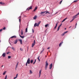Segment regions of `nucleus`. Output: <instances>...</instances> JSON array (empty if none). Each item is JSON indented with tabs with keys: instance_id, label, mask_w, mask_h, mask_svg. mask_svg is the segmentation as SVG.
<instances>
[{
	"instance_id": "nucleus-1",
	"label": "nucleus",
	"mask_w": 79,
	"mask_h": 79,
	"mask_svg": "<svg viewBox=\"0 0 79 79\" xmlns=\"http://www.w3.org/2000/svg\"><path fill=\"white\" fill-rule=\"evenodd\" d=\"M78 15H79V12L76 15L73 17V19L71 21H70V22H73L74 20V19L77 18V17H76L78 16Z\"/></svg>"
},
{
	"instance_id": "nucleus-2",
	"label": "nucleus",
	"mask_w": 79,
	"mask_h": 79,
	"mask_svg": "<svg viewBox=\"0 0 79 79\" xmlns=\"http://www.w3.org/2000/svg\"><path fill=\"white\" fill-rule=\"evenodd\" d=\"M27 64H30V59L29 58H28V60H27V62L26 64V66H27Z\"/></svg>"
},
{
	"instance_id": "nucleus-3",
	"label": "nucleus",
	"mask_w": 79,
	"mask_h": 79,
	"mask_svg": "<svg viewBox=\"0 0 79 79\" xmlns=\"http://www.w3.org/2000/svg\"><path fill=\"white\" fill-rule=\"evenodd\" d=\"M35 40H34L33 43H32L31 47H34V46L35 45Z\"/></svg>"
},
{
	"instance_id": "nucleus-4",
	"label": "nucleus",
	"mask_w": 79,
	"mask_h": 79,
	"mask_svg": "<svg viewBox=\"0 0 79 79\" xmlns=\"http://www.w3.org/2000/svg\"><path fill=\"white\" fill-rule=\"evenodd\" d=\"M32 9V6H31L30 7H28L27 9V10H28V11H29L30 10H31Z\"/></svg>"
},
{
	"instance_id": "nucleus-5",
	"label": "nucleus",
	"mask_w": 79,
	"mask_h": 79,
	"mask_svg": "<svg viewBox=\"0 0 79 79\" xmlns=\"http://www.w3.org/2000/svg\"><path fill=\"white\" fill-rule=\"evenodd\" d=\"M19 41L20 43L22 45L23 44V42L22 39H19Z\"/></svg>"
},
{
	"instance_id": "nucleus-6",
	"label": "nucleus",
	"mask_w": 79,
	"mask_h": 79,
	"mask_svg": "<svg viewBox=\"0 0 79 79\" xmlns=\"http://www.w3.org/2000/svg\"><path fill=\"white\" fill-rule=\"evenodd\" d=\"M6 53H5V52H4V53H3L2 55V56L3 57H6Z\"/></svg>"
},
{
	"instance_id": "nucleus-7",
	"label": "nucleus",
	"mask_w": 79,
	"mask_h": 79,
	"mask_svg": "<svg viewBox=\"0 0 79 79\" xmlns=\"http://www.w3.org/2000/svg\"><path fill=\"white\" fill-rule=\"evenodd\" d=\"M42 72V70L41 69L39 72V77H40Z\"/></svg>"
},
{
	"instance_id": "nucleus-8",
	"label": "nucleus",
	"mask_w": 79,
	"mask_h": 79,
	"mask_svg": "<svg viewBox=\"0 0 79 79\" xmlns=\"http://www.w3.org/2000/svg\"><path fill=\"white\" fill-rule=\"evenodd\" d=\"M36 26L38 27L39 25H38L37 23H35L34 25V27H35Z\"/></svg>"
},
{
	"instance_id": "nucleus-9",
	"label": "nucleus",
	"mask_w": 79,
	"mask_h": 79,
	"mask_svg": "<svg viewBox=\"0 0 79 79\" xmlns=\"http://www.w3.org/2000/svg\"><path fill=\"white\" fill-rule=\"evenodd\" d=\"M18 42V40L17 39L15 40L14 42V43L15 44H16Z\"/></svg>"
},
{
	"instance_id": "nucleus-10",
	"label": "nucleus",
	"mask_w": 79,
	"mask_h": 79,
	"mask_svg": "<svg viewBox=\"0 0 79 79\" xmlns=\"http://www.w3.org/2000/svg\"><path fill=\"white\" fill-rule=\"evenodd\" d=\"M20 37L22 39H24L25 37L24 36H22L20 35H19Z\"/></svg>"
},
{
	"instance_id": "nucleus-11",
	"label": "nucleus",
	"mask_w": 79,
	"mask_h": 79,
	"mask_svg": "<svg viewBox=\"0 0 79 79\" xmlns=\"http://www.w3.org/2000/svg\"><path fill=\"white\" fill-rule=\"evenodd\" d=\"M17 37L16 36V35H14L11 37V38H16Z\"/></svg>"
},
{
	"instance_id": "nucleus-12",
	"label": "nucleus",
	"mask_w": 79,
	"mask_h": 79,
	"mask_svg": "<svg viewBox=\"0 0 79 79\" xmlns=\"http://www.w3.org/2000/svg\"><path fill=\"white\" fill-rule=\"evenodd\" d=\"M52 64H51L50 65V68H49V69H51V68L52 67Z\"/></svg>"
},
{
	"instance_id": "nucleus-13",
	"label": "nucleus",
	"mask_w": 79,
	"mask_h": 79,
	"mask_svg": "<svg viewBox=\"0 0 79 79\" xmlns=\"http://www.w3.org/2000/svg\"><path fill=\"white\" fill-rule=\"evenodd\" d=\"M46 12V11H44V12H41L40 13V14L41 15H42V14H43L44 13H45Z\"/></svg>"
},
{
	"instance_id": "nucleus-14",
	"label": "nucleus",
	"mask_w": 79,
	"mask_h": 79,
	"mask_svg": "<svg viewBox=\"0 0 79 79\" xmlns=\"http://www.w3.org/2000/svg\"><path fill=\"white\" fill-rule=\"evenodd\" d=\"M18 74H16V77H14V79H15L16 78H17L18 77Z\"/></svg>"
},
{
	"instance_id": "nucleus-15",
	"label": "nucleus",
	"mask_w": 79,
	"mask_h": 79,
	"mask_svg": "<svg viewBox=\"0 0 79 79\" xmlns=\"http://www.w3.org/2000/svg\"><path fill=\"white\" fill-rule=\"evenodd\" d=\"M45 66H48V63L47 61H46V62H45Z\"/></svg>"
},
{
	"instance_id": "nucleus-16",
	"label": "nucleus",
	"mask_w": 79,
	"mask_h": 79,
	"mask_svg": "<svg viewBox=\"0 0 79 79\" xmlns=\"http://www.w3.org/2000/svg\"><path fill=\"white\" fill-rule=\"evenodd\" d=\"M37 18V16L36 15H35L33 18V19L34 20H35Z\"/></svg>"
},
{
	"instance_id": "nucleus-17",
	"label": "nucleus",
	"mask_w": 79,
	"mask_h": 79,
	"mask_svg": "<svg viewBox=\"0 0 79 79\" xmlns=\"http://www.w3.org/2000/svg\"><path fill=\"white\" fill-rule=\"evenodd\" d=\"M21 35H23V30H21Z\"/></svg>"
},
{
	"instance_id": "nucleus-18",
	"label": "nucleus",
	"mask_w": 79,
	"mask_h": 79,
	"mask_svg": "<svg viewBox=\"0 0 79 79\" xmlns=\"http://www.w3.org/2000/svg\"><path fill=\"white\" fill-rule=\"evenodd\" d=\"M67 19V17L66 18H65L62 21V23H63V22H64Z\"/></svg>"
},
{
	"instance_id": "nucleus-19",
	"label": "nucleus",
	"mask_w": 79,
	"mask_h": 79,
	"mask_svg": "<svg viewBox=\"0 0 79 79\" xmlns=\"http://www.w3.org/2000/svg\"><path fill=\"white\" fill-rule=\"evenodd\" d=\"M58 24V23H56V25L55 27V28H54L55 29H56V28L57 27Z\"/></svg>"
},
{
	"instance_id": "nucleus-20",
	"label": "nucleus",
	"mask_w": 79,
	"mask_h": 79,
	"mask_svg": "<svg viewBox=\"0 0 79 79\" xmlns=\"http://www.w3.org/2000/svg\"><path fill=\"white\" fill-rule=\"evenodd\" d=\"M20 18V19H19V22L20 23L21 22V17L20 16L19 17V18Z\"/></svg>"
},
{
	"instance_id": "nucleus-21",
	"label": "nucleus",
	"mask_w": 79,
	"mask_h": 79,
	"mask_svg": "<svg viewBox=\"0 0 79 79\" xmlns=\"http://www.w3.org/2000/svg\"><path fill=\"white\" fill-rule=\"evenodd\" d=\"M63 43V42L62 41L61 42L59 45V47H60L61 44Z\"/></svg>"
},
{
	"instance_id": "nucleus-22",
	"label": "nucleus",
	"mask_w": 79,
	"mask_h": 79,
	"mask_svg": "<svg viewBox=\"0 0 79 79\" xmlns=\"http://www.w3.org/2000/svg\"><path fill=\"white\" fill-rule=\"evenodd\" d=\"M37 7H36L35 8V9H34V10L33 11L34 12H35V10L37 9Z\"/></svg>"
},
{
	"instance_id": "nucleus-23",
	"label": "nucleus",
	"mask_w": 79,
	"mask_h": 79,
	"mask_svg": "<svg viewBox=\"0 0 79 79\" xmlns=\"http://www.w3.org/2000/svg\"><path fill=\"white\" fill-rule=\"evenodd\" d=\"M45 12H46V13H45V14H47V13H48V14H50V12H48V11H45Z\"/></svg>"
},
{
	"instance_id": "nucleus-24",
	"label": "nucleus",
	"mask_w": 79,
	"mask_h": 79,
	"mask_svg": "<svg viewBox=\"0 0 79 79\" xmlns=\"http://www.w3.org/2000/svg\"><path fill=\"white\" fill-rule=\"evenodd\" d=\"M0 4H1L2 5H4L5 3H2V2H0Z\"/></svg>"
},
{
	"instance_id": "nucleus-25",
	"label": "nucleus",
	"mask_w": 79,
	"mask_h": 79,
	"mask_svg": "<svg viewBox=\"0 0 79 79\" xmlns=\"http://www.w3.org/2000/svg\"><path fill=\"white\" fill-rule=\"evenodd\" d=\"M41 21H39V22L37 24L38 26H39V25Z\"/></svg>"
},
{
	"instance_id": "nucleus-26",
	"label": "nucleus",
	"mask_w": 79,
	"mask_h": 79,
	"mask_svg": "<svg viewBox=\"0 0 79 79\" xmlns=\"http://www.w3.org/2000/svg\"><path fill=\"white\" fill-rule=\"evenodd\" d=\"M34 61L33 60H31L30 61V63H31V64H32V63Z\"/></svg>"
},
{
	"instance_id": "nucleus-27",
	"label": "nucleus",
	"mask_w": 79,
	"mask_h": 79,
	"mask_svg": "<svg viewBox=\"0 0 79 79\" xmlns=\"http://www.w3.org/2000/svg\"><path fill=\"white\" fill-rule=\"evenodd\" d=\"M40 58V56H38V57L37 58V59H38V60H39V61L40 62V60L39 59Z\"/></svg>"
},
{
	"instance_id": "nucleus-28",
	"label": "nucleus",
	"mask_w": 79,
	"mask_h": 79,
	"mask_svg": "<svg viewBox=\"0 0 79 79\" xmlns=\"http://www.w3.org/2000/svg\"><path fill=\"white\" fill-rule=\"evenodd\" d=\"M7 77V75H6L5 77V79H6Z\"/></svg>"
},
{
	"instance_id": "nucleus-29",
	"label": "nucleus",
	"mask_w": 79,
	"mask_h": 79,
	"mask_svg": "<svg viewBox=\"0 0 79 79\" xmlns=\"http://www.w3.org/2000/svg\"><path fill=\"white\" fill-rule=\"evenodd\" d=\"M25 32H27V28L25 30Z\"/></svg>"
},
{
	"instance_id": "nucleus-30",
	"label": "nucleus",
	"mask_w": 79,
	"mask_h": 79,
	"mask_svg": "<svg viewBox=\"0 0 79 79\" xmlns=\"http://www.w3.org/2000/svg\"><path fill=\"white\" fill-rule=\"evenodd\" d=\"M48 24H47L45 25V27L46 28H47V26H48Z\"/></svg>"
},
{
	"instance_id": "nucleus-31",
	"label": "nucleus",
	"mask_w": 79,
	"mask_h": 79,
	"mask_svg": "<svg viewBox=\"0 0 79 79\" xmlns=\"http://www.w3.org/2000/svg\"><path fill=\"white\" fill-rule=\"evenodd\" d=\"M78 2V0H75V1H74L73 2H74V3H75V2Z\"/></svg>"
},
{
	"instance_id": "nucleus-32",
	"label": "nucleus",
	"mask_w": 79,
	"mask_h": 79,
	"mask_svg": "<svg viewBox=\"0 0 79 79\" xmlns=\"http://www.w3.org/2000/svg\"><path fill=\"white\" fill-rule=\"evenodd\" d=\"M47 68H48V66H45V70H47Z\"/></svg>"
},
{
	"instance_id": "nucleus-33",
	"label": "nucleus",
	"mask_w": 79,
	"mask_h": 79,
	"mask_svg": "<svg viewBox=\"0 0 79 79\" xmlns=\"http://www.w3.org/2000/svg\"><path fill=\"white\" fill-rule=\"evenodd\" d=\"M30 74H32V71L31 70H30Z\"/></svg>"
},
{
	"instance_id": "nucleus-34",
	"label": "nucleus",
	"mask_w": 79,
	"mask_h": 79,
	"mask_svg": "<svg viewBox=\"0 0 79 79\" xmlns=\"http://www.w3.org/2000/svg\"><path fill=\"white\" fill-rule=\"evenodd\" d=\"M6 73V71L5 72L3 73V75H5Z\"/></svg>"
},
{
	"instance_id": "nucleus-35",
	"label": "nucleus",
	"mask_w": 79,
	"mask_h": 79,
	"mask_svg": "<svg viewBox=\"0 0 79 79\" xmlns=\"http://www.w3.org/2000/svg\"><path fill=\"white\" fill-rule=\"evenodd\" d=\"M11 58V56H8V59H10Z\"/></svg>"
},
{
	"instance_id": "nucleus-36",
	"label": "nucleus",
	"mask_w": 79,
	"mask_h": 79,
	"mask_svg": "<svg viewBox=\"0 0 79 79\" xmlns=\"http://www.w3.org/2000/svg\"><path fill=\"white\" fill-rule=\"evenodd\" d=\"M60 28V27L58 26V29H57V31H59V30Z\"/></svg>"
},
{
	"instance_id": "nucleus-37",
	"label": "nucleus",
	"mask_w": 79,
	"mask_h": 79,
	"mask_svg": "<svg viewBox=\"0 0 79 79\" xmlns=\"http://www.w3.org/2000/svg\"><path fill=\"white\" fill-rule=\"evenodd\" d=\"M20 50L21 51H23V49H22V48H20Z\"/></svg>"
},
{
	"instance_id": "nucleus-38",
	"label": "nucleus",
	"mask_w": 79,
	"mask_h": 79,
	"mask_svg": "<svg viewBox=\"0 0 79 79\" xmlns=\"http://www.w3.org/2000/svg\"><path fill=\"white\" fill-rule=\"evenodd\" d=\"M64 34H65L64 33L61 34V35L62 36H64Z\"/></svg>"
},
{
	"instance_id": "nucleus-39",
	"label": "nucleus",
	"mask_w": 79,
	"mask_h": 79,
	"mask_svg": "<svg viewBox=\"0 0 79 79\" xmlns=\"http://www.w3.org/2000/svg\"><path fill=\"white\" fill-rule=\"evenodd\" d=\"M2 29H3V30H5L6 29V28L5 27H4Z\"/></svg>"
},
{
	"instance_id": "nucleus-40",
	"label": "nucleus",
	"mask_w": 79,
	"mask_h": 79,
	"mask_svg": "<svg viewBox=\"0 0 79 79\" xmlns=\"http://www.w3.org/2000/svg\"><path fill=\"white\" fill-rule=\"evenodd\" d=\"M68 32V31H65L64 32V34H65L66 33H67Z\"/></svg>"
},
{
	"instance_id": "nucleus-41",
	"label": "nucleus",
	"mask_w": 79,
	"mask_h": 79,
	"mask_svg": "<svg viewBox=\"0 0 79 79\" xmlns=\"http://www.w3.org/2000/svg\"><path fill=\"white\" fill-rule=\"evenodd\" d=\"M32 32L33 33L34 32V29H32Z\"/></svg>"
},
{
	"instance_id": "nucleus-42",
	"label": "nucleus",
	"mask_w": 79,
	"mask_h": 79,
	"mask_svg": "<svg viewBox=\"0 0 79 79\" xmlns=\"http://www.w3.org/2000/svg\"><path fill=\"white\" fill-rule=\"evenodd\" d=\"M11 48L14 51L15 50V49H14V48Z\"/></svg>"
},
{
	"instance_id": "nucleus-43",
	"label": "nucleus",
	"mask_w": 79,
	"mask_h": 79,
	"mask_svg": "<svg viewBox=\"0 0 79 79\" xmlns=\"http://www.w3.org/2000/svg\"><path fill=\"white\" fill-rule=\"evenodd\" d=\"M9 53H10V52H7L6 54H9Z\"/></svg>"
},
{
	"instance_id": "nucleus-44",
	"label": "nucleus",
	"mask_w": 79,
	"mask_h": 79,
	"mask_svg": "<svg viewBox=\"0 0 79 79\" xmlns=\"http://www.w3.org/2000/svg\"><path fill=\"white\" fill-rule=\"evenodd\" d=\"M3 29H0V32H1L2 31Z\"/></svg>"
},
{
	"instance_id": "nucleus-45",
	"label": "nucleus",
	"mask_w": 79,
	"mask_h": 79,
	"mask_svg": "<svg viewBox=\"0 0 79 79\" xmlns=\"http://www.w3.org/2000/svg\"><path fill=\"white\" fill-rule=\"evenodd\" d=\"M62 0H61V1L60 2V4H61V3H62Z\"/></svg>"
},
{
	"instance_id": "nucleus-46",
	"label": "nucleus",
	"mask_w": 79,
	"mask_h": 79,
	"mask_svg": "<svg viewBox=\"0 0 79 79\" xmlns=\"http://www.w3.org/2000/svg\"><path fill=\"white\" fill-rule=\"evenodd\" d=\"M62 25V23H61V24H60V25L59 26V27H60Z\"/></svg>"
},
{
	"instance_id": "nucleus-47",
	"label": "nucleus",
	"mask_w": 79,
	"mask_h": 79,
	"mask_svg": "<svg viewBox=\"0 0 79 79\" xmlns=\"http://www.w3.org/2000/svg\"><path fill=\"white\" fill-rule=\"evenodd\" d=\"M43 52V50H42V51L40 53V54H41L42 52Z\"/></svg>"
},
{
	"instance_id": "nucleus-48",
	"label": "nucleus",
	"mask_w": 79,
	"mask_h": 79,
	"mask_svg": "<svg viewBox=\"0 0 79 79\" xmlns=\"http://www.w3.org/2000/svg\"><path fill=\"white\" fill-rule=\"evenodd\" d=\"M19 63V62H18L17 64L16 65H18Z\"/></svg>"
},
{
	"instance_id": "nucleus-49",
	"label": "nucleus",
	"mask_w": 79,
	"mask_h": 79,
	"mask_svg": "<svg viewBox=\"0 0 79 79\" xmlns=\"http://www.w3.org/2000/svg\"><path fill=\"white\" fill-rule=\"evenodd\" d=\"M35 62H34L33 64H35Z\"/></svg>"
},
{
	"instance_id": "nucleus-50",
	"label": "nucleus",
	"mask_w": 79,
	"mask_h": 79,
	"mask_svg": "<svg viewBox=\"0 0 79 79\" xmlns=\"http://www.w3.org/2000/svg\"><path fill=\"white\" fill-rule=\"evenodd\" d=\"M18 65H16V68H18Z\"/></svg>"
},
{
	"instance_id": "nucleus-51",
	"label": "nucleus",
	"mask_w": 79,
	"mask_h": 79,
	"mask_svg": "<svg viewBox=\"0 0 79 79\" xmlns=\"http://www.w3.org/2000/svg\"><path fill=\"white\" fill-rule=\"evenodd\" d=\"M50 48V47L48 48L47 49H49Z\"/></svg>"
},
{
	"instance_id": "nucleus-52",
	"label": "nucleus",
	"mask_w": 79,
	"mask_h": 79,
	"mask_svg": "<svg viewBox=\"0 0 79 79\" xmlns=\"http://www.w3.org/2000/svg\"><path fill=\"white\" fill-rule=\"evenodd\" d=\"M77 25V23H76V27H75V28H76Z\"/></svg>"
},
{
	"instance_id": "nucleus-53",
	"label": "nucleus",
	"mask_w": 79,
	"mask_h": 79,
	"mask_svg": "<svg viewBox=\"0 0 79 79\" xmlns=\"http://www.w3.org/2000/svg\"><path fill=\"white\" fill-rule=\"evenodd\" d=\"M17 68H16V67L15 68V70H17Z\"/></svg>"
},
{
	"instance_id": "nucleus-54",
	"label": "nucleus",
	"mask_w": 79,
	"mask_h": 79,
	"mask_svg": "<svg viewBox=\"0 0 79 79\" xmlns=\"http://www.w3.org/2000/svg\"><path fill=\"white\" fill-rule=\"evenodd\" d=\"M36 60L35 59V62H36Z\"/></svg>"
},
{
	"instance_id": "nucleus-55",
	"label": "nucleus",
	"mask_w": 79,
	"mask_h": 79,
	"mask_svg": "<svg viewBox=\"0 0 79 79\" xmlns=\"http://www.w3.org/2000/svg\"><path fill=\"white\" fill-rule=\"evenodd\" d=\"M71 27V26H70V27H69V28H70Z\"/></svg>"
},
{
	"instance_id": "nucleus-56",
	"label": "nucleus",
	"mask_w": 79,
	"mask_h": 79,
	"mask_svg": "<svg viewBox=\"0 0 79 79\" xmlns=\"http://www.w3.org/2000/svg\"><path fill=\"white\" fill-rule=\"evenodd\" d=\"M3 65H2V67H3Z\"/></svg>"
},
{
	"instance_id": "nucleus-57",
	"label": "nucleus",
	"mask_w": 79,
	"mask_h": 79,
	"mask_svg": "<svg viewBox=\"0 0 79 79\" xmlns=\"http://www.w3.org/2000/svg\"><path fill=\"white\" fill-rule=\"evenodd\" d=\"M44 48L43 49V51H44Z\"/></svg>"
},
{
	"instance_id": "nucleus-58",
	"label": "nucleus",
	"mask_w": 79,
	"mask_h": 79,
	"mask_svg": "<svg viewBox=\"0 0 79 79\" xmlns=\"http://www.w3.org/2000/svg\"><path fill=\"white\" fill-rule=\"evenodd\" d=\"M66 28H65V30H66Z\"/></svg>"
},
{
	"instance_id": "nucleus-59",
	"label": "nucleus",
	"mask_w": 79,
	"mask_h": 79,
	"mask_svg": "<svg viewBox=\"0 0 79 79\" xmlns=\"http://www.w3.org/2000/svg\"><path fill=\"white\" fill-rule=\"evenodd\" d=\"M47 57V56H45V57Z\"/></svg>"
},
{
	"instance_id": "nucleus-60",
	"label": "nucleus",
	"mask_w": 79,
	"mask_h": 79,
	"mask_svg": "<svg viewBox=\"0 0 79 79\" xmlns=\"http://www.w3.org/2000/svg\"><path fill=\"white\" fill-rule=\"evenodd\" d=\"M57 12L56 13V14H57Z\"/></svg>"
},
{
	"instance_id": "nucleus-61",
	"label": "nucleus",
	"mask_w": 79,
	"mask_h": 79,
	"mask_svg": "<svg viewBox=\"0 0 79 79\" xmlns=\"http://www.w3.org/2000/svg\"><path fill=\"white\" fill-rule=\"evenodd\" d=\"M27 50H28V48H27Z\"/></svg>"
},
{
	"instance_id": "nucleus-62",
	"label": "nucleus",
	"mask_w": 79,
	"mask_h": 79,
	"mask_svg": "<svg viewBox=\"0 0 79 79\" xmlns=\"http://www.w3.org/2000/svg\"><path fill=\"white\" fill-rule=\"evenodd\" d=\"M0 43H1V40H0Z\"/></svg>"
}]
</instances>
